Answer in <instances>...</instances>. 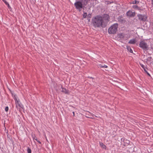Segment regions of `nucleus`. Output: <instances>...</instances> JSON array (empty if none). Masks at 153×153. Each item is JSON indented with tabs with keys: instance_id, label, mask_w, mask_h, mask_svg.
Instances as JSON below:
<instances>
[{
	"instance_id": "ddd939ff",
	"label": "nucleus",
	"mask_w": 153,
	"mask_h": 153,
	"mask_svg": "<svg viewBox=\"0 0 153 153\" xmlns=\"http://www.w3.org/2000/svg\"><path fill=\"white\" fill-rule=\"evenodd\" d=\"M100 145L104 149H106V146L104 145L102 143H100Z\"/></svg>"
},
{
	"instance_id": "bb28decb",
	"label": "nucleus",
	"mask_w": 153,
	"mask_h": 153,
	"mask_svg": "<svg viewBox=\"0 0 153 153\" xmlns=\"http://www.w3.org/2000/svg\"><path fill=\"white\" fill-rule=\"evenodd\" d=\"M146 73L147 74H148L149 76H150V74H149V73L147 72V73Z\"/></svg>"
},
{
	"instance_id": "aec40b11",
	"label": "nucleus",
	"mask_w": 153,
	"mask_h": 153,
	"mask_svg": "<svg viewBox=\"0 0 153 153\" xmlns=\"http://www.w3.org/2000/svg\"><path fill=\"white\" fill-rule=\"evenodd\" d=\"M107 68L108 67L107 66L105 65H104L103 66V68Z\"/></svg>"
},
{
	"instance_id": "c85d7f7f",
	"label": "nucleus",
	"mask_w": 153,
	"mask_h": 153,
	"mask_svg": "<svg viewBox=\"0 0 153 153\" xmlns=\"http://www.w3.org/2000/svg\"><path fill=\"white\" fill-rule=\"evenodd\" d=\"M34 139H35V140H36L37 141L38 140L37 139V138H34Z\"/></svg>"
},
{
	"instance_id": "4be33fe9",
	"label": "nucleus",
	"mask_w": 153,
	"mask_h": 153,
	"mask_svg": "<svg viewBox=\"0 0 153 153\" xmlns=\"http://www.w3.org/2000/svg\"><path fill=\"white\" fill-rule=\"evenodd\" d=\"M99 66L100 67H101V68H103V66L102 65H101V64H99Z\"/></svg>"
},
{
	"instance_id": "6e6552de",
	"label": "nucleus",
	"mask_w": 153,
	"mask_h": 153,
	"mask_svg": "<svg viewBox=\"0 0 153 153\" xmlns=\"http://www.w3.org/2000/svg\"><path fill=\"white\" fill-rule=\"evenodd\" d=\"M118 36L121 39H123L125 36V34L124 33H120L118 35Z\"/></svg>"
},
{
	"instance_id": "5701e85b",
	"label": "nucleus",
	"mask_w": 153,
	"mask_h": 153,
	"mask_svg": "<svg viewBox=\"0 0 153 153\" xmlns=\"http://www.w3.org/2000/svg\"><path fill=\"white\" fill-rule=\"evenodd\" d=\"M45 138H46V140H47L48 142V139H47V137H46V135H45Z\"/></svg>"
},
{
	"instance_id": "7ed1b4c3",
	"label": "nucleus",
	"mask_w": 153,
	"mask_h": 153,
	"mask_svg": "<svg viewBox=\"0 0 153 153\" xmlns=\"http://www.w3.org/2000/svg\"><path fill=\"white\" fill-rule=\"evenodd\" d=\"M118 24L115 23L111 25L108 29V32L110 34H115L117 31Z\"/></svg>"
},
{
	"instance_id": "c756f323",
	"label": "nucleus",
	"mask_w": 153,
	"mask_h": 153,
	"mask_svg": "<svg viewBox=\"0 0 153 153\" xmlns=\"http://www.w3.org/2000/svg\"><path fill=\"white\" fill-rule=\"evenodd\" d=\"M152 5H153V0H152Z\"/></svg>"
},
{
	"instance_id": "1a4fd4ad",
	"label": "nucleus",
	"mask_w": 153,
	"mask_h": 153,
	"mask_svg": "<svg viewBox=\"0 0 153 153\" xmlns=\"http://www.w3.org/2000/svg\"><path fill=\"white\" fill-rule=\"evenodd\" d=\"M136 42L135 40L134 39H131L128 42V43L131 44H134Z\"/></svg>"
},
{
	"instance_id": "39448f33",
	"label": "nucleus",
	"mask_w": 153,
	"mask_h": 153,
	"mask_svg": "<svg viewBox=\"0 0 153 153\" xmlns=\"http://www.w3.org/2000/svg\"><path fill=\"white\" fill-rule=\"evenodd\" d=\"M137 16L139 20L143 21H145L146 20L147 17L146 16H143L141 14H138L137 15Z\"/></svg>"
},
{
	"instance_id": "f257e3e1",
	"label": "nucleus",
	"mask_w": 153,
	"mask_h": 153,
	"mask_svg": "<svg viewBox=\"0 0 153 153\" xmlns=\"http://www.w3.org/2000/svg\"><path fill=\"white\" fill-rule=\"evenodd\" d=\"M109 16L106 14L103 15L102 16H97L93 18L92 24L95 28L100 27H105L109 21Z\"/></svg>"
},
{
	"instance_id": "f704fd0d",
	"label": "nucleus",
	"mask_w": 153,
	"mask_h": 153,
	"mask_svg": "<svg viewBox=\"0 0 153 153\" xmlns=\"http://www.w3.org/2000/svg\"><path fill=\"white\" fill-rule=\"evenodd\" d=\"M96 116V117H98V116Z\"/></svg>"
},
{
	"instance_id": "0eeeda50",
	"label": "nucleus",
	"mask_w": 153,
	"mask_h": 153,
	"mask_svg": "<svg viewBox=\"0 0 153 153\" xmlns=\"http://www.w3.org/2000/svg\"><path fill=\"white\" fill-rule=\"evenodd\" d=\"M61 89H62L61 91L63 93H65V94H69V92L68 90H67L66 89L63 88L62 86L61 87Z\"/></svg>"
},
{
	"instance_id": "2eb2a0df",
	"label": "nucleus",
	"mask_w": 153,
	"mask_h": 153,
	"mask_svg": "<svg viewBox=\"0 0 153 153\" xmlns=\"http://www.w3.org/2000/svg\"><path fill=\"white\" fill-rule=\"evenodd\" d=\"M27 153H31V151L30 148L28 147L27 149Z\"/></svg>"
},
{
	"instance_id": "f03ea898",
	"label": "nucleus",
	"mask_w": 153,
	"mask_h": 153,
	"mask_svg": "<svg viewBox=\"0 0 153 153\" xmlns=\"http://www.w3.org/2000/svg\"><path fill=\"white\" fill-rule=\"evenodd\" d=\"M74 4V6L77 10L80 11L81 9L84 7L88 4L90 0H76Z\"/></svg>"
},
{
	"instance_id": "a878e982",
	"label": "nucleus",
	"mask_w": 153,
	"mask_h": 153,
	"mask_svg": "<svg viewBox=\"0 0 153 153\" xmlns=\"http://www.w3.org/2000/svg\"><path fill=\"white\" fill-rule=\"evenodd\" d=\"M73 116H75V113H74V111L73 112Z\"/></svg>"
},
{
	"instance_id": "f8f14e48",
	"label": "nucleus",
	"mask_w": 153,
	"mask_h": 153,
	"mask_svg": "<svg viewBox=\"0 0 153 153\" xmlns=\"http://www.w3.org/2000/svg\"><path fill=\"white\" fill-rule=\"evenodd\" d=\"M15 100L16 102H16H17V104L16 103V107L17 108V107L18 106H20L19 104V103H18V101L17 100V99L16 98H15Z\"/></svg>"
},
{
	"instance_id": "473e14b6",
	"label": "nucleus",
	"mask_w": 153,
	"mask_h": 153,
	"mask_svg": "<svg viewBox=\"0 0 153 153\" xmlns=\"http://www.w3.org/2000/svg\"><path fill=\"white\" fill-rule=\"evenodd\" d=\"M88 113H89L91 114V113L90 112H89V111H88Z\"/></svg>"
},
{
	"instance_id": "412c9836",
	"label": "nucleus",
	"mask_w": 153,
	"mask_h": 153,
	"mask_svg": "<svg viewBox=\"0 0 153 153\" xmlns=\"http://www.w3.org/2000/svg\"><path fill=\"white\" fill-rule=\"evenodd\" d=\"M6 4L7 5L8 7L9 8H11V7H10V5H9V4L8 3V4Z\"/></svg>"
},
{
	"instance_id": "dca6fc26",
	"label": "nucleus",
	"mask_w": 153,
	"mask_h": 153,
	"mask_svg": "<svg viewBox=\"0 0 153 153\" xmlns=\"http://www.w3.org/2000/svg\"><path fill=\"white\" fill-rule=\"evenodd\" d=\"M138 3H139L138 1H137L136 0H134V1H132V2L131 3H132L133 4H137V3L138 4Z\"/></svg>"
},
{
	"instance_id": "cd10ccee",
	"label": "nucleus",
	"mask_w": 153,
	"mask_h": 153,
	"mask_svg": "<svg viewBox=\"0 0 153 153\" xmlns=\"http://www.w3.org/2000/svg\"><path fill=\"white\" fill-rule=\"evenodd\" d=\"M37 141V142H38L39 143H40V144H41V142L40 141H39V140H38Z\"/></svg>"
},
{
	"instance_id": "b1692460",
	"label": "nucleus",
	"mask_w": 153,
	"mask_h": 153,
	"mask_svg": "<svg viewBox=\"0 0 153 153\" xmlns=\"http://www.w3.org/2000/svg\"><path fill=\"white\" fill-rule=\"evenodd\" d=\"M86 116V117H88V118H92V117H89L88 116V115L86 116Z\"/></svg>"
},
{
	"instance_id": "72a5a7b5",
	"label": "nucleus",
	"mask_w": 153,
	"mask_h": 153,
	"mask_svg": "<svg viewBox=\"0 0 153 153\" xmlns=\"http://www.w3.org/2000/svg\"><path fill=\"white\" fill-rule=\"evenodd\" d=\"M96 116V117H98V116Z\"/></svg>"
},
{
	"instance_id": "4468645a",
	"label": "nucleus",
	"mask_w": 153,
	"mask_h": 153,
	"mask_svg": "<svg viewBox=\"0 0 153 153\" xmlns=\"http://www.w3.org/2000/svg\"><path fill=\"white\" fill-rule=\"evenodd\" d=\"M87 16V13H84L83 15V17L84 18H85Z\"/></svg>"
},
{
	"instance_id": "a211bd4d",
	"label": "nucleus",
	"mask_w": 153,
	"mask_h": 153,
	"mask_svg": "<svg viewBox=\"0 0 153 153\" xmlns=\"http://www.w3.org/2000/svg\"><path fill=\"white\" fill-rule=\"evenodd\" d=\"M8 107L7 106L5 107V111L7 112L8 111Z\"/></svg>"
},
{
	"instance_id": "9d476101",
	"label": "nucleus",
	"mask_w": 153,
	"mask_h": 153,
	"mask_svg": "<svg viewBox=\"0 0 153 153\" xmlns=\"http://www.w3.org/2000/svg\"><path fill=\"white\" fill-rule=\"evenodd\" d=\"M127 50L130 52L133 53V51L131 49V48L129 46H127Z\"/></svg>"
},
{
	"instance_id": "f3484780",
	"label": "nucleus",
	"mask_w": 153,
	"mask_h": 153,
	"mask_svg": "<svg viewBox=\"0 0 153 153\" xmlns=\"http://www.w3.org/2000/svg\"><path fill=\"white\" fill-rule=\"evenodd\" d=\"M133 8L134 9H137L138 8V6L137 5H134L133 6Z\"/></svg>"
},
{
	"instance_id": "393cba45",
	"label": "nucleus",
	"mask_w": 153,
	"mask_h": 153,
	"mask_svg": "<svg viewBox=\"0 0 153 153\" xmlns=\"http://www.w3.org/2000/svg\"><path fill=\"white\" fill-rule=\"evenodd\" d=\"M86 116V117H88V118H92V117H89L88 116V115L86 116Z\"/></svg>"
},
{
	"instance_id": "9b49d317",
	"label": "nucleus",
	"mask_w": 153,
	"mask_h": 153,
	"mask_svg": "<svg viewBox=\"0 0 153 153\" xmlns=\"http://www.w3.org/2000/svg\"><path fill=\"white\" fill-rule=\"evenodd\" d=\"M140 65L141 67L143 68V69L144 70V71L146 73H147V71H146V68H145L144 67V65H143V64H141V63H140Z\"/></svg>"
},
{
	"instance_id": "20e7f679",
	"label": "nucleus",
	"mask_w": 153,
	"mask_h": 153,
	"mask_svg": "<svg viewBox=\"0 0 153 153\" xmlns=\"http://www.w3.org/2000/svg\"><path fill=\"white\" fill-rule=\"evenodd\" d=\"M140 47L143 50H148V46L144 41H142L140 42Z\"/></svg>"
},
{
	"instance_id": "6ab92c4d",
	"label": "nucleus",
	"mask_w": 153,
	"mask_h": 153,
	"mask_svg": "<svg viewBox=\"0 0 153 153\" xmlns=\"http://www.w3.org/2000/svg\"><path fill=\"white\" fill-rule=\"evenodd\" d=\"M6 4H8V2H7L5 0H2Z\"/></svg>"
},
{
	"instance_id": "2f4dec72",
	"label": "nucleus",
	"mask_w": 153,
	"mask_h": 153,
	"mask_svg": "<svg viewBox=\"0 0 153 153\" xmlns=\"http://www.w3.org/2000/svg\"><path fill=\"white\" fill-rule=\"evenodd\" d=\"M89 78H92V79H93V78H92V77H89Z\"/></svg>"
},
{
	"instance_id": "423d86ee",
	"label": "nucleus",
	"mask_w": 153,
	"mask_h": 153,
	"mask_svg": "<svg viewBox=\"0 0 153 153\" xmlns=\"http://www.w3.org/2000/svg\"><path fill=\"white\" fill-rule=\"evenodd\" d=\"M126 15L128 16L134 17L135 15V13L134 12L133 13L132 11H129L127 13Z\"/></svg>"
},
{
	"instance_id": "7c9ffc66",
	"label": "nucleus",
	"mask_w": 153,
	"mask_h": 153,
	"mask_svg": "<svg viewBox=\"0 0 153 153\" xmlns=\"http://www.w3.org/2000/svg\"><path fill=\"white\" fill-rule=\"evenodd\" d=\"M88 22H89L90 21V19H88Z\"/></svg>"
}]
</instances>
